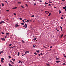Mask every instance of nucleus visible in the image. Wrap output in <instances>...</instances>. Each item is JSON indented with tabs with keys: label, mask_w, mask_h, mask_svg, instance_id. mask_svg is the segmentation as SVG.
<instances>
[{
	"label": "nucleus",
	"mask_w": 66,
	"mask_h": 66,
	"mask_svg": "<svg viewBox=\"0 0 66 66\" xmlns=\"http://www.w3.org/2000/svg\"><path fill=\"white\" fill-rule=\"evenodd\" d=\"M62 65H66V64H65V63H64L62 64Z\"/></svg>",
	"instance_id": "nucleus-17"
},
{
	"label": "nucleus",
	"mask_w": 66,
	"mask_h": 66,
	"mask_svg": "<svg viewBox=\"0 0 66 66\" xmlns=\"http://www.w3.org/2000/svg\"><path fill=\"white\" fill-rule=\"evenodd\" d=\"M4 21H2L1 22H0V24H2V23H4Z\"/></svg>",
	"instance_id": "nucleus-2"
},
{
	"label": "nucleus",
	"mask_w": 66,
	"mask_h": 66,
	"mask_svg": "<svg viewBox=\"0 0 66 66\" xmlns=\"http://www.w3.org/2000/svg\"><path fill=\"white\" fill-rule=\"evenodd\" d=\"M1 60H4V59L3 58H2L1 59Z\"/></svg>",
	"instance_id": "nucleus-27"
},
{
	"label": "nucleus",
	"mask_w": 66,
	"mask_h": 66,
	"mask_svg": "<svg viewBox=\"0 0 66 66\" xmlns=\"http://www.w3.org/2000/svg\"><path fill=\"white\" fill-rule=\"evenodd\" d=\"M9 65L10 66H12V64H11L9 63Z\"/></svg>",
	"instance_id": "nucleus-13"
},
{
	"label": "nucleus",
	"mask_w": 66,
	"mask_h": 66,
	"mask_svg": "<svg viewBox=\"0 0 66 66\" xmlns=\"http://www.w3.org/2000/svg\"><path fill=\"white\" fill-rule=\"evenodd\" d=\"M1 62H3L4 61H3V60H1Z\"/></svg>",
	"instance_id": "nucleus-44"
},
{
	"label": "nucleus",
	"mask_w": 66,
	"mask_h": 66,
	"mask_svg": "<svg viewBox=\"0 0 66 66\" xmlns=\"http://www.w3.org/2000/svg\"><path fill=\"white\" fill-rule=\"evenodd\" d=\"M13 9H15V7L13 8Z\"/></svg>",
	"instance_id": "nucleus-61"
},
{
	"label": "nucleus",
	"mask_w": 66,
	"mask_h": 66,
	"mask_svg": "<svg viewBox=\"0 0 66 66\" xmlns=\"http://www.w3.org/2000/svg\"><path fill=\"white\" fill-rule=\"evenodd\" d=\"M24 55V54H23V55H22V56H23Z\"/></svg>",
	"instance_id": "nucleus-64"
},
{
	"label": "nucleus",
	"mask_w": 66,
	"mask_h": 66,
	"mask_svg": "<svg viewBox=\"0 0 66 66\" xmlns=\"http://www.w3.org/2000/svg\"><path fill=\"white\" fill-rule=\"evenodd\" d=\"M20 20H22V18H20Z\"/></svg>",
	"instance_id": "nucleus-36"
},
{
	"label": "nucleus",
	"mask_w": 66,
	"mask_h": 66,
	"mask_svg": "<svg viewBox=\"0 0 66 66\" xmlns=\"http://www.w3.org/2000/svg\"><path fill=\"white\" fill-rule=\"evenodd\" d=\"M63 9H66V8H65V7H63Z\"/></svg>",
	"instance_id": "nucleus-34"
},
{
	"label": "nucleus",
	"mask_w": 66,
	"mask_h": 66,
	"mask_svg": "<svg viewBox=\"0 0 66 66\" xmlns=\"http://www.w3.org/2000/svg\"><path fill=\"white\" fill-rule=\"evenodd\" d=\"M6 35H9V33H7V32H6Z\"/></svg>",
	"instance_id": "nucleus-11"
},
{
	"label": "nucleus",
	"mask_w": 66,
	"mask_h": 66,
	"mask_svg": "<svg viewBox=\"0 0 66 66\" xmlns=\"http://www.w3.org/2000/svg\"><path fill=\"white\" fill-rule=\"evenodd\" d=\"M38 55H39V56H40V54H38Z\"/></svg>",
	"instance_id": "nucleus-51"
},
{
	"label": "nucleus",
	"mask_w": 66,
	"mask_h": 66,
	"mask_svg": "<svg viewBox=\"0 0 66 66\" xmlns=\"http://www.w3.org/2000/svg\"><path fill=\"white\" fill-rule=\"evenodd\" d=\"M6 11H7V12H9V10H7Z\"/></svg>",
	"instance_id": "nucleus-47"
},
{
	"label": "nucleus",
	"mask_w": 66,
	"mask_h": 66,
	"mask_svg": "<svg viewBox=\"0 0 66 66\" xmlns=\"http://www.w3.org/2000/svg\"><path fill=\"white\" fill-rule=\"evenodd\" d=\"M21 24H22V25H24V24L23 23H21Z\"/></svg>",
	"instance_id": "nucleus-20"
},
{
	"label": "nucleus",
	"mask_w": 66,
	"mask_h": 66,
	"mask_svg": "<svg viewBox=\"0 0 66 66\" xmlns=\"http://www.w3.org/2000/svg\"><path fill=\"white\" fill-rule=\"evenodd\" d=\"M14 47H10L9 48H10V49H11V48H14Z\"/></svg>",
	"instance_id": "nucleus-15"
},
{
	"label": "nucleus",
	"mask_w": 66,
	"mask_h": 66,
	"mask_svg": "<svg viewBox=\"0 0 66 66\" xmlns=\"http://www.w3.org/2000/svg\"><path fill=\"white\" fill-rule=\"evenodd\" d=\"M11 63H12V64H14V62H12Z\"/></svg>",
	"instance_id": "nucleus-53"
},
{
	"label": "nucleus",
	"mask_w": 66,
	"mask_h": 66,
	"mask_svg": "<svg viewBox=\"0 0 66 66\" xmlns=\"http://www.w3.org/2000/svg\"><path fill=\"white\" fill-rule=\"evenodd\" d=\"M59 12H60V13H61V11L60 10H59Z\"/></svg>",
	"instance_id": "nucleus-38"
},
{
	"label": "nucleus",
	"mask_w": 66,
	"mask_h": 66,
	"mask_svg": "<svg viewBox=\"0 0 66 66\" xmlns=\"http://www.w3.org/2000/svg\"><path fill=\"white\" fill-rule=\"evenodd\" d=\"M59 62H60V61H56V63H59Z\"/></svg>",
	"instance_id": "nucleus-16"
},
{
	"label": "nucleus",
	"mask_w": 66,
	"mask_h": 66,
	"mask_svg": "<svg viewBox=\"0 0 66 66\" xmlns=\"http://www.w3.org/2000/svg\"><path fill=\"white\" fill-rule=\"evenodd\" d=\"M56 30H57V32H59V30H57V29H56Z\"/></svg>",
	"instance_id": "nucleus-48"
},
{
	"label": "nucleus",
	"mask_w": 66,
	"mask_h": 66,
	"mask_svg": "<svg viewBox=\"0 0 66 66\" xmlns=\"http://www.w3.org/2000/svg\"><path fill=\"white\" fill-rule=\"evenodd\" d=\"M22 21H23V22H24V23L25 22H24V20H22Z\"/></svg>",
	"instance_id": "nucleus-28"
},
{
	"label": "nucleus",
	"mask_w": 66,
	"mask_h": 66,
	"mask_svg": "<svg viewBox=\"0 0 66 66\" xmlns=\"http://www.w3.org/2000/svg\"><path fill=\"white\" fill-rule=\"evenodd\" d=\"M15 9H17V7H15Z\"/></svg>",
	"instance_id": "nucleus-55"
},
{
	"label": "nucleus",
	"mask_w": 66,
	"mask_h": 66,
	"mask_svg": "<svg viewBox=\"0 0 66 66\" xmlns=\"http://www.w3.org/2000/svg\"><path fill=\"white\" fill-rule=\"evenodd\" d=\"M1 39L2 40H3L4 41L5 40V39L4 38H1Z\"/></svg>",
	"instance_id": "nucleus-9"
},
{
	"label": "nucleus",
	"mask_w": 66,
	"mask_h": 66,
	"mask_svg": "<svg viewBox=\"0 0 66 66\" xmlns=\"http://www.w3.org/2000/svg\"><path fill=\"white\" fill-rule=\"evenodd\" d=\"M41 55H43V53H41Z\"/></svg>",
	"instance_id": "nucleus-58"
},
{
	"label": "nucleus",
	"mask_w": 66,
	"mask_h": 66,
	"mask_svg": "<svg viewBox=\"0 0 66 66\" xmlns=\"http://www.w3.org/2000/svg\"><path fill=\"white\" fill-rule=\"evenodd\" d=\"M34 5H36V3H34Z\"/></svg>",
	"instance_id": "nucleus-42"
},
{
	"label": "nucleus",
	"mask_w": 66,
	"mask_h": 66,
	"mask_svg": "<svg viewBox=\"0 0 66 66\" xmlns=\"http://www.w3.org/2000/svg\"><path fill=\"white\" fill-rule=\"evenodd\" d=\"M23 27H24V28H26V27H25V25L23 26Z\"/></svg>",
	"instance_id": "nucleus-46"
},
{
	"label": "nucleus",
	"mask_w": 66,
	"mask_h": 66,
	"mask_svg": "<svg viewBox=\"0 0 66 66\" xmlns=\"http://www.w3.org/2000/svg\"><path fill=\"white\" fill-rule=\"evenodd\" d=\"M15 27H19V25H18L17 24H16L15 25Z\"/></svg>",
	"instance_id": "nucleus-1"
},
{
	"label": "nucleus",
	"mask_w": 66,
	"mask_h": 66,
	"mask_svg": "<svg viewBox=\"0 0 66 66\" xmlns=\"http://www.w3.org/2000/svg\"><path fill=\"white\" fill-rule=\"evenodd\" d=\"M52 48V47L51 46L50 47V48Z\"/></svg>",
	"instance_id": "nucleus-50"
},
{
	"label": "nucleus",
	"mask_w": 66,
	"mask_h": 66,
	"mask_svg": "<svg viewBox=\"0 0 66 66\" xmlns=\"http://www.w3.org/2000/svg\"><path fill=\"white\" fill-rule=\"evenodd\" d=\"M49 3H52V2H51L49 1Z\"/></svg>",
	"instance_id": "nucleus-37"
},
{
	"label": "nucleus",
	"mask_w": 66,
	"mask_h": 66,
	"mask_svg": "<svg viewBox=\"0 0 66 66\" xmlns=\"http://www.w3.org/2000/svg\"><path fill=\"white\" fill-rule=\"evenodd\" d=\"M22 43H23V44L24 43V41H23V40H22Z\"/></svg>",
	"instance_id": "nucleus-19"
},
{
	"label": "nucleus",
	"mask_w": 66,
	"mask_h": 66,
	"mask_svg": "<svg viewBox=\"0 0 66 66\" xmlns=\"http://www.w3.org/2000/svg\"><path fill=\"white\" fill-rule=\"evenodd\" d=\"M63 56H64V57H66V56H65V54H63Z\"/></svg>",
	"instance_id": "nucleus-4"
},
{
	"label": "nucleus",
	"mask_w": 66,
	"mask_h": 66,
	"mask_svg": "<svg viewBox=\"0 0 66 66\" xmlns=\"http://www.w3.org/2000/svg\"><path fill=\"white\" fill-rule=\"evenodd\" d=\"M54 8H55V9H56V7H54Z\"/></svg>",
	"instance_id": "nucleus-57"
},
{
	"label": "nucleus",
	"mask_w": 66,
	"mask_h": 66,
	"mask_svg": "<svg viewBox=\"0 0 66 66\" xmlns=\"http://www.w3.org/2000/svg\"><path fill=\"white\" fill-rule=\"evenodd\" d=\"M18 4H20L21 3L20 2H19L18 3Z\"/></svg>",
	"instance_id": "nucleus-22"
},
{
	"label": "nucleus",
	"mask_w": 66,
	"mask_h": 66,
	"mask_svg": "<svg viewBox=\"0 0 66 66\" xmlns=\"http://www.w3.org/2000/svg\"><path fill=\"white\" fill-rule=\"evenodd\" d=\"M33 48H35V46H34V45H33Z\"/></svg>",
	"instance_id": "nucleus-33"
},
{
	"label": "nucleus",
	"mask_w": 66,
	"mask_h": 66,
	"mask_svg": "<svg viewBox=\"0 0 66 66\" xmlns=\"http://www.w3.org/2000/svg\"><path fill=\"white\" fill-rule=\"evenodd\" d=\"M0 52H1V53H3V51H1Z\"/></svg>",
	"instance_id": "nucleus-40"
},
{
	"label": "nucleus",
	"mask_w": 66,
	"mask_h": 66,
	"mask_svg": "<svg viewBox=\"0 0 66 66\" xmlns=\"http://www.w3.org/2000/svg\"><path fill=\"white\" fill-rule=\"evenodd\" d=\"M62 1H65L66 0H61Z\"/></svg>",
	"instance_id": "nucleus-49"
},
{
	"label": "nucleus",
	"mask_w": 66,
	"mask_h": 66,
	"mask_svg": "<svg viewBox=\"0 0 66 66\" xmlns=\"http://www.w3.org/2000/svg\"><path fill=\"white\" fill-rule=\"evenodd\" d=\"M48 5L49 6H51V4H50Z\"/></svg>",
	"instance_id": "nucleus-39"
},
{
	"label": "nucleus",
	"mask_w": 66,
	"mask_h": 66,
	"mask_svg": "<svg viewBox=\"0 0 66 66\" xmlns=\"http://www.w3.org/2000/svg\"><path fill=\"white\" fill-rule=\"evenodd\" d=\"M60 27L61 28V29H62V27L61 26H60Z\"/></svg>",
	"instance_id": "nucleus-30"
},
{
	"label": "nucleus",
	"mask_w": 66,
	"mask_h": 66,
	"mask_svg": "<svg viewBox=\"0 0 66 66\" xmlns=\"http://www.w3.org/2000/svg\"><path fill=\"white\" fill-rule=\"evenodd\" d=\"M2 6H4V4H3V3H2Z\"/></svg>",
	"instance_id": "nucleus-25"
},
{
	"label": "nucleus",
	"mask_w": 66,
	"mask_h": 66,
	"mask_svg": "<svg viewBox=\"0 0 66 66\" xmlns=\"http://www.w3.org/2000/svg\"><path fill=\"white\" fill-rule=\"evenodd\" d=\"M14 15H15V16H16V13H14Z\"/></svg>",
	"instance_id": "nucleus-35"
},
{
	"label": "nucleus",
	"mask_w": 66,
	"mask_h": 66,
	"mask_svg": "<svg viewBox=\"0 0 66 66\" xmlns=\"http://www.w3.org/2000/svg\"><path fill=\"white\" fill-rule=\"evenodd\" d=\"M21 7H22V8H23V7L22 6H21Z\"/></svg>",
	"instance_id": "nucleus-45"
},
{
	"label": "nucleus",
	"mask_w": 66,
	"mask_h": 66,
	"mask_svg": "<svg viewBox=\"0 0 66 66\" xmlns=\"http://www.w3.org/2000/svg\"><path fill=\"white\" fill-rule=\"evenodd\" d=\"M26 5L28 6V5H27V4H26Z\"/></svg>",
	"instance_id": "nucleus-63"
},
{
	"label": "nucleus",
	"mask_w": 66,
	"mask_h": 66,
	"mask_svg": "<svg viewBox=\"0 0 66 66\" xmlns=\"http://www.w3.org/2000/svg\"><path fill=\"white\" fill-rule=\"evenodd\" d=\"M2 34H4V33L3 32H2Z\"/></svg>",
	"instance_id": "nucleus-41"
},
{
	"label": "nucleus",
	"mask_w": 66,
	"mask_h": 66,
	"mask_svg": "<svg viewBox=\"0 0 66 66\" xmlns=\"http://www.w3.org/2000/svg\"><path fill=\"white\" fill-rule=\"evenodd\" d=\"M61 19H63V17L62 16L61 17Z\"/></svg>",
	"instance_id": "nucleus-56"
},
{
	"label": "nucleus",
	"mask_w": 66,
	"mask_h": 66,
	"mask_svg": "<svg viewBox=\"0 0 66 66\" xmlns=\"http://www.w3.org/2000/svg\"><path fill=\"white\" fill-rule=\"evenodd\" d=\"M5 2H7V1H5Z\"/></svg>",
	"instance_id": "nucleus-59"
},
{
	"label": "nucleus",
	"mask_w": 66,
	"mask_h": 66,
	"mask_svg": "<svg viewBox=\"0 0 66 66\" xmlns=\"http://www.w3.org/2000/svg\"><path fill=\"white\" fill-rule=\"evenodd\" d=\"M56 60H59V58H58L57 57H56Z\"/></svg>",
	"instance_id": "nucleus-21"
},
{
	"label": "nucleus",
	"mask_w": 66,
	"mask_h": 66,
	"mask_svg": "<svg viewBox=\"0 0 66 66\" xmlns=\"http://www.w3.org/2000/svg\"><path fill=\"white\" fill-rule=\"evenodd\" d=\"M51 15V13H50L49 15H48V16H50Z\"/></svg>",
	"instance_id": "nucleus-24"
},
{
	"label": "nucleus",
	"mask_w": 66,
	"mask_h": 66,
	"mask_svg": "<svg viewBox=\"0 0 66 66\" xmlns=\"http://www.w3.org/2000/svg\"><path fill=\"white\" fill-rule=\"evenodd\" d=\"M40 2H42V1H40Z\"/></svg>",
	"instance_id": "nucleus-60"
},
{
	"label": "nucleus",
	"mask_w": 66,
	"mask_h": 66,
	"mask_svg": "<svg viewBox=\"0 0 66 66\" xmlns=\"http://www.w3.org/2000/svg\"><path fill=\"white\" fill-rule=\"evenodd\" d=\"M36 51L38 53L39 52V51Z\"/></svg>",
	"instance_id": "nucleus-32"
},
{
	"label": "nucleus",
	"mask_w": 66,
	"mask_h": 66,
	"mask_svg": "<svg viewBox=\"0 0 66 66\" xmlns=\"http://www.w3.org/2000/svg\"><path fill=\"white\" fill-rule=\"evenodd\" d=\"M45 4H48V3L45 2Z\"/></svg>",
	"instance_id": "nucleus-31"
},
{
	"label": "nucleus",
	"mask_w": 66,
	"mask_h": 66,
	"mask_svg": "<svg viewBox=\"0 0 66 66\" xmlns=\"http://www.w3.org/2000/svg\"><path fill=\"white\" fill-rule=\"evenodd\" d=\"M25 21L26 22H27L29 21V20H27V21Z\"/></svg>",
	"instance_id": "nucleus-10"
},
{
	"label": "nucleus",
	"mask_w": 66,
	"mask_h": 66,
	"mask_svg": "<svg viewBox=\"0 0 66 66\" xmlns=\"http://www.w3.org/2000/svg\"><path fill=\"white\" fill-rule=\"evenodd\" d=\"M46 46H43V47H44V48H45Z\"/></svg>",
	"instance_id": "nucleus-52"
},
{
	"label": "nucleus",
	"mask_w": 66,
	"mask_h": 66,
	"mask_svg": "<svg viewBox=\"0 0 66 66\" xmlns=\"http://www.w3.org/2000/svg\"><path fill=\"white\" fill-rule=\"evenodd\" d=\"M63 35H63V34L62 35H61V38H62V37H63Z\"/></svg>",
	"instance_id": "nucleus-12"
},
{
	"label": "nucleus",
	"mask_w": 66,
	"mask_h": 66,
	"mask_svg": "<svg viewBox=\"0 0 66 66\" xmlns=\"http://www.w3.org/2000/svg\"><path fill=\"white\" fill-rule=\"evenodd\" d=\"M46 64L47 65V66H50V64L49 63H46Z\"/></svg>",
	"instance_id": "nucleus-8"
},
{
	"label": "nucleus",
	"mask_w": 66,
	"mask_h": 66,
	"mask_svg": "<svg viewBox=\"0 0 66 66\" xmlns=\"http://www.w3.org/2000/svg\"><path fill=\"white\" fill-rule=\"evenodd\" d=\"M25 26H26L25 28H27V27L28 26H27V24H26V23L25 24Z\"/></svg>",
	"instance_id": "nucleus-7"
},
{
	"label": "nucleus",
	"mask_w": 66,
	"mask_h": 66,
	"mask_svg": "<svg viewBox=\"0 0 66 66\" xmlns=\"http://www.w3.org/2000/svg\"><path fill=\"white\" fill-rule=\"evenodd\" d=\"M34 54H35V55H37V54L36 53V52L34 53Z\"/></svg>",
	"instance_id": "nucleus-14"
},
{
	"label": "nucleus",
	"mask_w": 66,
	"mask_h": 66,
	"mask_svg": "<svg viewBox=\"0 0 66 66\" xmlns=\"http://www.w3.org/2000/svg\"><path fill=\"white\" fill-rule=\"evenodd\" d=\"M12 46V44H9V46H8L9 47H10V46Z\"/></svg>",
	"instance_id": "nucleus-18"
},
{
	"label": "nucleus",
	"mask_w": 66,
	"mask_h": 66,
	"mask_svg": "<svg viewBox=\"0 0 66 66\" xmlns=\"http://www.w3.org/2000/svg\"><path fill=\"white\" fill-rule=\"evenodd\" d=\"M34 17V15H32L31 17Z\"/></svg>",
	"instance_id": "nucleus-23"
},
{
	"label": "nucleus",
	"mask_w": 66,
	"mask_h": 66,
	"mask_svg": "<svg viewBox=\"0 0 66 66\" xmlns=\"http://www.w3.org/2000/svg\"><path fill=\"white\" fill-rule=\"evenodd\" d=\"M18 56H19V52H18Z\"/></svg>",
	"instance_id": "nucleus-26"
},
{
	"label": "nucleus",
	"mask_w": 66,
	"mask_h": 66,
	"mask_svg": "<svg viewBox=\"0 0 66 66\" xmlns=\"http://www.w3.org/2000/svg\"><path fill=\"white\" fill-rule=\"evenodd\" d=\"M21 61H20L19 62V63H20V62H21Z\"/></svg>",
	"instance_id": "nucleus-54"
},
{
	"label": "nucleus",
	"mask_w": 66,
	"mask_h": 66,
	"mask_svg": "<svg viewBox=\"0 0 66 66\" xmlns=\"http://www.w3.org/2000/svg\"><path fill=\"white\" fill-rule=\"evenodd\" d=\"M9 57L10 58H12V57H11V56H9Z\"/></svg>",
	"instance_id": "nucleus-29"
},
{
	"label": "nucleus",
	"mask_w": 66,
	"mask_h": 66,
	"mask_svg": "<svg viewBox=\"0 0 66 66\" xmlns=\"http://www.w3.org/2000/svg\"><path fill=\"white\" fill-rule=\"evenodd\" d=\"M47 11H45V13H47Z\"/></svg>",
	"instance_id": "nucleus-62"
},
{
	"label": "nucleus",
	"mask_w": 66,
	"mask_h": 66,
	"mask_svg": "<svg viewBox=\"0 0 66 66\" xmlns=\"http://www.w3.org/2000/svg\"><path fill=\"white\" fill-rule=\"evenodd\" d=\"M36 40V38H34L33 39L34 40Z\"/></svg>",
	"instance_id": "nucleus-5"
},
{
	"label": "nucleus",
	"mask_w": 66,
	"mask_h": 66,
	"mask_svg": "<svg viewBox=\"0 0 66 66\" xmlns=\"http://www.w3.org/2000/svg\"><path fill=\"white\" fill-rule=\"evenodd\" d=\"M27 53H29V51H28L26 52H25V54H27Z\"/></svg>",
	"instance_id": "nucleus-3"
},
{
	"label": "nucleus",
	"mask_w": 66,
	"mask_h": 66,
	"mask_svg": "<svg viewBox=\"0 0 66 66\" xmlns=\"http://www.w3.org/2000/svg\"><path fill=\"white\" fill-rule=\"evenodd\" d=\"M12 60H13V62H15V60L14 59L12 58Z\"/></svg>",
	"instance_id": "nucleus-6"
},
{
	"label": "nucleus",
	"mask_w": 66,
	"mask_h": 66,
	"mask_svg": "<svg viewBox=\"0 0 66 66\" xmlns=\"http://www.w3.org/2000/svg\"><path fill=\"white\" fill-rule=\"evenodd\" d=\"M65 36H66V35H65L64 36H63V38H65Z\"/></svg>",
	"instance_id": "nucleus-43"
}]
</instances>
